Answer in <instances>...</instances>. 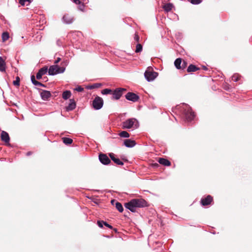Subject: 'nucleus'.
<instances>
[{
	"instance_id": "48",
	"label": "nucleus",
	"mask_w": 252,
	"mask_h": 252,
	"mask_svg": "<svg viewBox=\"0 0 252 252\" xmlns=\"http://www.w3.org/2000/svg\"><path fill=\"white\" fill-rule=\"evenodd\" d=\"M203 69L204 70H207V68L206 67V66H203Z\"/></svg>"
},
{
	"instance_id": "20",
	"label": "nucleus",
	"mask_w": 252,
	"mask_h": 252,
	"mask_svg": "<svg viewBox=\"0 0 252 252\" xmlns=\"http://www.w3.org/2000/svg\"><path fill=\"white\" fill-rule=\"evenodd\" d=\"M5 70V63L4 59L0 57V71H4Z\"/></svg>"
},
{
	"instance_id": "40",
	"label": "nucleus",
	"mask_w": 252,
	"mask_h": 252,
	"mask_svg": "<svg viewBox=\"0 0 252 252\" xmlns=\"http://www.w3.org/2000/svg\"><path fill=\"white\" fill-rule=\"evenodd\" d=\"M105 226H106V227L110 228V229H112V226L109 224L108 223H107L106 222H105L104 221V224Z\"/></svg>"
},
{
	"instance_id": "19",
	"label": "nucleus",
	"mask_w": 252,
	"mask_h": 252,
	"mask_svg": "<svg viewBox=\"0 0 252 252\" xmlns=\"http://www.w3.org/2000/svg\"><path fill=\"white\" fill-rule=\"evenodd\" d=\"M158 161L160 164L165 166H169L171 164L170 162L168 160L163 158H159Z\"/></svg>"
},
{
	"instance_id": "31",
	"label": "nucleus",
	"mask_w": 252,
	"mask_h": 252,
	"mask_svg": "<svg viewBox=\"0 0 252 252\" xmlns=\"http://www.w3.org/2000/svg\"><path fill=\"white\" fill-rule=\"evenodd\" d=\"M136 50H135V52L136 53H139V52H140L141 51H142V46L141 44H137L136 45Z\"/></svg>"
},
{
	"instance_id": "23",
	"label": "nucleus",
	"mask_w": 252,
	"mask_h": 252,
	"mask_svg": "<svg viewBox=\"0 0 252 252\" xmlns=\"http://www.w3.org/2000/svg\"><path fill=\"white\" fill-rule=\"evenodd\" d=\"M71 92L70 91H65L63 92L62 97L64 99H67L71 96Z\"/></svg>"
},
{
	"instance_id": "32",
	"label": "nucleus",
	"mask_w": 252,
	"mask_h": 252,
	"mask_svg": "<svg viewBox=\"0 0 252 252\" xmlns=\"http://www.w3.org/2000/svg\"><path fill=\"white\" fill-rule=\"evenodd\" d=\"M239 79V76L238 74H234L232 76V80L234 82L238 81Z\"/></svg>"
},
{
	"instance_id": "16",
	"label": "nucleus",
	"mask_w": 252,
	"mask_h": 252,
	"mask_svg": "<svg viewBox=\"0 0 252 252\" xmlns=\"http://www.w3.org/2000/svg\"><path fill=\"white\" fill-rule=\"evenodd\" d=\"M1 140L5 143H8L9 141V137L8 133L4 131H2L0 134Z\"/></svg>"
},
{
	"instance_id": "3",
	"label": "nucleus",
	"mask_w": 252,
	"mask_h": 252,
	"mask_svg": "<svg viewBox=\"0 0 252 252\" xmlns=\"http://www.w3.org/2000/svg\"><path fill=\"white\" fill-rule=\"evenodd\" d=\"M65 71L64 67H60L58 65H53L50 66L48 69L49 75H54L57 74L62 73Z\"/></svg>"
},
{
	"instance_id": "39",
	"label": "nucleus",
	"mask_w": 252,
	"mask_h": 252,
	"mask_svg": "<svg viewBox=\"0 0 252 252\" xmlns=\"http://www.w3.org/2000/svg\"><path fill=\"white\" fill-rule=\"evenodd\" d=\"M76 4H81V1L80 0H71Z\"/></svg>"
},
{
	"instance_id": "2",
	"label": "nucleus",
	"mask_w": 252,
	"mask_h": 252,
	"mask_svg": "<svg viewBox=\"0 0 252 252\" xmlns=\"http://www.w3.org/2000/svg\"><path fill=\"white\" fill-rule=\"evenodd\" d=\"M123 129H135L138 127L139 123L135 118H129L122 124Z\"/></svg>"
},
{
	"instance_id": "12",
	"label": "nucleus",
	"mask_w": 252,
	"mask_h": 252,
	"mask_svg": "<svg viewBox=\"0 0 252 252\" xmlns=\"http://www.w3.org/2000/svg\"><path fill=\"white\" fill-rule=\"evenodd\" d=\"M51 94L49 91L43 90L40 92V96L44 100H47L50 97Z\"/></svg>"
},
{
	"instance_id": "30",
	"label": "nucleus",
	"mask_w": 252,
	"mask_h": 252,
	"mask_svg": "<svg viewBox=\"0 0 252 252\" xmlns=\"http://www.w3.org/2000/svg\"><path fill=\"white\" fill-rule=\"evenodd\" d=\"M112 90L110 89H105L101 91V93L103 94H112Z\"/></svg>"
},
{
	"instance_id": "9",
	"label": "nucleus",
	"mask_w": 252,
	"mask_h": 252,
	"mask_svg": "<svg viewBox=\"0 0 252 252\" xmlns=\"http://www.w3.org/2000/svg\"><path fill=\"white\" fill-rule=\"evenodd\" d=\"M99 159L101 163L105 165L108 164L111 161L107 155L103 154L99 155Z\"/></svg>"
},
{
	"instance_id": "21",
	"label": "nucleus",
	"mask_w": 252,
	"mask_h": 252,
	"mask_svg": "<svg viewBox=\"0 0 252 252\" xmlns=\"http://www.w3.org/2000/svg\"><path fill=\"white\" fill-rule=\"evenodd\" d=\"M31 81H32V84L35 86H44V85L43 84H42L41 83H40L35 80V77L34 75L31 76Z\"/></svg>"
},
{
	"instance_id": "24",
	"label": "nucleus",
	"mask_w": 252,
	"mask_h": 252,
	"mask_svg": "<svg viewBox=\"0 0 252 252\" xmlns=\"http://www.w3.org/2000/svg\"><path fill=\"white\" fill-rule=\"evenodd\" d=\"M198 69V68L194 65L190 64L189 65L187 69V71L188 72H195L197 71Z\"/></svg>"
},
{
	"instance_id": "44",
	"label": "nucleus",
	"mask_w": 252,
	"mask_h": 252,
	"mask_svg": "<svg viewBox=\"0 0 252 252\" xmlns=\"http://www.w3.org/2000/svg\"><path fill=\"white\" fill-rule=\"evenodd\" d=\"M87 89H93V85L86 86Z\"/></svg>"
},
{
	"instance_id": "14",
	"label": "nucleus",
	"mask_w": 252,
	"mask_h": 252,
	"mask_svg": "<svg viewBox=\"0 0 252 252\" xmlns=\"http://www.w3.org/2000/svg\"><path fill=\"white\" fill-rule=\"evenodd\" d=\"M124 143L125 146L128 148H132L134 147L136 144L135 141L129 139H126L124 141Z\"/></svg>"
},
{
	"instance_id": "34",
	"label": "nucleus",
	"mask_w": 252,
	"mask_h": 252,
	"mask_svg": "<svg viewBox=\"0 0 252 252\" xmlns=\"http://www.w3.org/2000/svg\"><path fill=\"white\" fill-rule=\"evenodd\" d=\"M79 6H78V9L79 10H80L81 11H84V8H85V5L83 3H82V2H81V4H78Z\"/></svg>"
},
{
	"instance_id": "8",
	"label": "nucleus",
	"mask_w": 252,
	"mask_h": 252,
	"mask_svg": "<svg viewBox=\"0 0 252 252\" xmlns=\"http://www.w3.org/2000/svg\"><path fill=\"white\" fill-rule=\"evenodd\" d=\"M126 98L128 100L135 102L138 100L139 96L134 93L129 92L126 95Z\"/></svg>"
},
{
	"instance_id": "10",
	"label": "nucleus",
	"mask_w": 252,
	"mask_h": 252,
	"mask_svg": "<svg viewBox=\"0 0 252 252\" xmlns=\"http://www.w3.org/2000/svg\"><path fill=\"white\" fill-rule=\"evenodd\" d=\"M48 71V68L46 66L41 68L37 73L36 77V79L39 80L41 78L42 75L45 74Z\"/></svg>"
},
{
	"instance_id": "43",
	"label": "nucleus",
	"mask_w": 252,
	"mask_h": 252,
	"mask_svg": "<svg viewBox=\"0 0 252 252\" xmlns=\"http://www.w3.org/2000/svg\"><path fill=\"white\" fill-rule=\"evenodd\" d=\"M20 78L17 76V86L19 85Z\"/></svg>"
},
{
	"instance_id": "11",
	"label": "nucleus",
	"mask_w": 252,
	"mask_h": 252,
	"mask_svg": "<svg viewBox=\"0 0 252 252\" xmlns=\"http://www.w3.org/2000/svg\"><path fill=\"white\" fill-rule=\"evenodd\" d=\"M213 201V197L211 195H208L204 198H202L201 203L203 206L209 205Z\"/></svg>"
},
{
	"instance_id": "7",
	"label": "nucleus",
	"mask_w": 252,
	"mask_h": 252,
	"mask_svg": "<svg viewBox=\"0 0 252 252\" xmlns=\"http://www.w3.org/2000/svg\"><path fill=\"white\" fill-rule=\"evenodd\" d=\"M186 110L185 112V115L186 120L188 121H192L194 117V113L192 111L191 109L189 106H186Z\"/></svg>"
},
{
	"instance_id": "1",
	"label": "nucleus",
	"mask_w": 252,
	"mask_h": 252,
	"mask_svg": "<svg viewBox=\"0 0 252 252\" xmlns=\"http://www.w3.org/2000/svg\"><path fill=\"white\" fill-rule=\"evenodd\" d=\"M147 205V202L142 198L133 199L125 204V207L132 212H135L136 208L144 207Z\"/></svg>"
},
{
	"instance_id": "38",
	"label": "nucleus",
	"mask_w": 252,
	"mask_h": 252,
	"mask_svg": "<svg viewBox=\"0 0 252 252\" xmlns=\"http://www.w3.org/2000/svg\"><path fill=\"white\" fill-rule=\"evenodd\" d=\"M74 90L77 92H81L84 91V88H82L81 86H78Z\"/></svg>"
},
{
	"instance_id": "33",
	"label": "nucleus",
	"mask_w": 252,
	"mask_h": 252,
	"mask_svg": "<svg viewBox=\"0 0 252 252\" xmlns=\"http://www.w3.org/2000/svg\"><path fill=\"white\" fill-rule=\"evenodd\" d=\"M68 63V60H64L61 63V67H64V68H65V67L67 65Z\"/></svg>"
},
{
	"instance_id": "42",
	"label": "nucleus",
	"mask_w": 252,
	"mask_h": 252,
	"mask_svg": "<svg viewBox=\"0 0 252 252\" xmlns=\"http://www.w3.org/2000/svg\"><path fill=\"white\" fill-rule=\"evenodd\" d=\"M61 59L60 58H58L55 61V62L54 63L55 64H57L59 62H60L61 61Z\"/></svg>"
},
{
	"instance_id": "28",
	"label": "nucleus",
	"mask_w": 252,
	"mask_h": 252,
	"mask_svg": "<svg viewBox=\"0 0 252 252\" xmlns=\"http://www.w3.org/2000/svg\"><path fill=\"white\" fill-rule=\"evenodd\" d=\"M116 208L120 212H122L123 211L124 209L123 206L120 202H117L116 203Z\"/></svg>"
},
{
	"instance_id": "6",
	"label": "nucleus",
	"mask_w": 252,
	"mask_h": 252,
	"mask_svg": "<svg viewBox=\"0 0 252 252\" xmlns=\"http://www.w3.org/2000/svg\"><path fill=\"white\" fill-rule=\"evenodd\" d=\"M126 89L124 88H118L112 92V98L114 99H119L123 95L124 92H126Z\"/></svg>"
},
{
	"instance_id": "26",
	"label": "nucleus",
	"mask_w": 252,
	"mask_h": 252,
	"mask_svg": "<svg viewBox=\"0 0 252 252\" xmlns=\"http://www.w3.org/2000/svg\"><path fill=\"white\" fill-rule=\"evenodd\" d=\"M119 135L121 137L128 138L129 137V134L126 131H123L121 132Z\"/></svg>"
},
{
	"instance_id": "22",
	"label": "nucleus",
	"mask_w": 252,
	"mask_h": 252,
	"mask_svg": "<svg viewBox=\"0 0 252 252\" xmlns=\"http://www.w3.org/2000/svg\"><path fill=\"white\" fill-rule=\"evenodd\" d=\"M173 4L170 3H166L163 5V8L166 12H169L172 10Z\"/></svg>"
},
{
	"instance_id": "29",
	"label": "nucleus",
	"mask_w": 252,
	"mask_h": 252,
	"mask_svg": "<svg viewBox=\"0 0 252 252\" xmlns=\"http://www.w3.org/2000/svg\"><path fill=\"white\" fill-rule=\"evenodd\" d=\"M31 2V0H19V3L22 5H28Z\"/></svg>"
},
{
	"instance_id": "25",
	"label": "nucleus",
	"mask_w": 252,
	"mask_h": 252,
	"mask_svg": "<svg viewBox=\"0 0 252 252\" xmlns=\"http://www.w3.org/2000/svg\"><path fill=\"white\" fill-rule=\"evenodd\" d=\"M1 37H2V40L3 42H5L7 40H8V39L9 37L8 32H3L2 34Z\"/></svg>"
},
{
	"instance_id": "27",
	"label": "nucleus",
	"mask_w": 252,
	"mask_h": 252,
	"mask_svg": "<svg viewBox=\"0 0 252 252\" xmlns=\"http://www.w3.org/2000/svg\"><path fill=\"white\" fill-rule=\"evenodd\" d=\"M63 142L65 144H70L72 143L73 141L71 139L67 137L63 138Z\"/></svg>"
},
{
	"instance_id": "37",
	"label": "nucleus",
	"mask_w": 252,
	"mask_h": 252,
	"mask_svg": "<svg viewBox=\"0 0 252 252\" xmlns=\"http://www.w3.org/2000/svg\"><path fill=\"white\" fill-rule=\"evenodd\" d=\"M104 224V221L102 220H99L97 221V225L100 228H102L103 227V225Z\"/></svg>"
},
{
	"instance_id": "41",
	"label": "nucleus",
	"mask_w": 252,
	"mask_h": 252,
	"mask_svg": "<svg viewBox=\"0 0 252 252\" xmlns=\"http://www.w3.org/2000/svg\"><path fill=\"white\" fill-rule=\"evenodd\" d=\"M134 39L137 41L138 42L139 40V37L137 34H135L134 36Z\"/></svg>"
},
{
	"instance_id": "4",
	"label": "nucleus",
	"mask_w": 252,
	"mask_h": 252,
	"mask_svg": "<svg viewBox=\"0 0 252 252\" xmlns=\"http://www.w3.org/2000/svg\"><path fill=\"white\" fill-rule=\"evenodd\" d=\"M158 75L157 72L151 70L150 69L147 70L144 73L145 77L148 82L153 81L158 76Z\"/></svg>"
},
{
	"instance_id": "47",
	"label": "nucleus",
	"mask_w": 252,
	"mask_h": 252,
	"mask_svg": "<svg viewBox=\"0 0 252 252\" xmlns=\"http://www.w3.org/2000/svg\"><path fill=\"white\" fill-rule=\"evenodd\" d=\"M31 154V152H28V153H27V155L28 156H29V155H30Z\"/></svg>"
},
{
	"instance_id": "15",
	"label": "nucleus",
	"mask_w": 252,
	"mask_h": 252,
	"mask_svg": "<svg viewBox=\"0 0 252 252\" xmlns=\"http://www.w3.org/2000/svg\"><path fill=\"white\" fill-rule=\"evenodd\" d=\"M63 22L67 24H69L72 23L73 18L68 14H65L63 17Z\"/></svg>"
},
{
	"instance_id": "36",
	"label": "nucleus",
	"mask_w": 252,
	"mask_h": 252,
	"mask_svg": "<svg viewBox=\"0 0 252 252\" xmlns=\"http://www.w3.org/2000/svg\"><path fill=\"white\" fill-rule=\"evenodd\" d=\"M201 2V0H191V2L193 4H198Z\"/></svg>"
},
{
	"instance_id": "13",
	"label": "nucleus",
	"mask_w": 252,
	"mask_h": 252,
	"mask_svg": "<svg viewBox=\"0 0 252 252\" xmlns=\"http://www.w3.org/2000/svg\"><path fill=\"white\" fill-rule=\"evenodd\" d=\"M109 156L111 159L117 165H123L124 163L118 158L115 157V155L113 153H110Z\"/></svg>"
},
{
	"instance_id": "45",
	"label": "nucleus",
	"mask_w": 252,
	"mask_h": 252,
	"mask_svg": "<svg viewBox=\"0 0 252 252\" xmlns=\"http://www.w3.org/2000/svg\"><path fill=\"white\" fill-rule=\"evenodd\" d=\"M186 65V63L185 61H184L181 66L183 67L185 66V67Z\"/></svg>"
},
{
	"instance_id": "5",
	"label": "nucleus",
	"mask_w": 252,
	"mask_h": 252,
	"mask_svg": "<svg viewBox=\"0 0 252 252\" xmlns=\"http://www.w3.org/2000/svg\"><path fill=\"white\" fill-rule=\"evenodd\" d=\"M103 104L102 98L99 96H96L93 101V106L95 110L101 109Z\"/></svg>"
},
{
	"instance_id": "35",
	"label": "nucleus",
	"mask_w": 252,
	"mask_h": 252,
	"mask_svg": "<svg viewBox=\"0 0 252 252\" xmlns=\"http://www.w3.org/2000/svg\"><path fill=\"white\" fill-rule=\"evenodd\" d=\"M101 86V84L100 83H94L93 84V89L95 88H98Z\"/></svg>"
},
{
	"instance_id": "18",
	"label": "nucleus",
	"mask_w": 252,
	"mask_h": 252,
	"mask_svg": "<svg viewBox=\"0 0 252 252\" xmlns=\"http://www.w3.org/2000/svg\"><path fill=\"white\" fill-rule=\"evenodd\" d=\"M181 63H182V60L180 58H178V59H176V60L174 62V65H175V67L178 69H183L185 68V66L183 67L181 66Z\"/></svg>"
},
{
	"instance_id": "46",
	"label": "nucleus",
	"mask_w": 252,
	"mask_h": 252,
	"mask_svg": "<svg viewBox=\"0 0 252 252\" xmlns=\"http://www.w3.org/2000/svg\"><path fill=\"white\" fill-rule=\"evenodd\" d=\"M13 84L14 85L16 86V80H14V81H13Z\"/></svg>"
},
{
	"instance_id": "17",
	"label": "nucleus",
	"mask_w": 252,
	"mask_h": 252,
	"mask_svg": "<svg viewBox=\"0 0 252 252\" xmlns=\"http://www.w3.org/2000/svg\"><path fill=\"white\" fill-rule=\"evenodd\" d=\"M69 101L68 105L66 107V110L67 111H72L76 107V103L73 99H70Z\"/></svg>"
}]
</instances>
